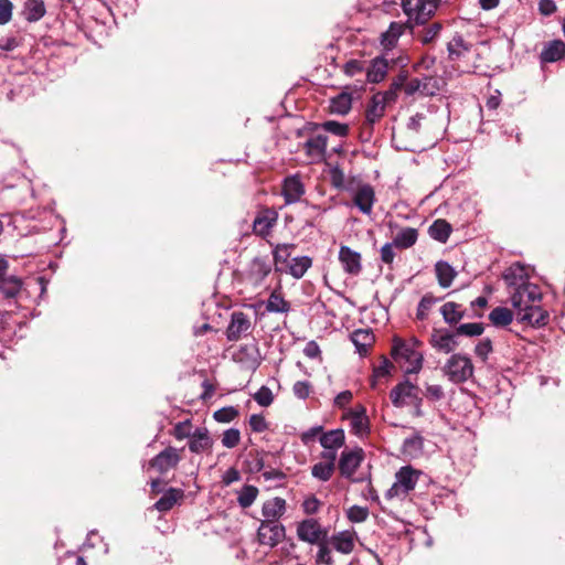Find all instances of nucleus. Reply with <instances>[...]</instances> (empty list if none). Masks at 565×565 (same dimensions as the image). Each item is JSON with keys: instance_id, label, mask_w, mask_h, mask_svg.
<instances>
[{"instance_id": "nucleus-1", "label": "nucleus", "mask_w": 565, "mask_h": 565, "mask_svg": "<svg viewBox=\"0 0 565 565\" xmlns=\"http://www.w3.org/2000/svg\"><path fill=\"white\" fill-rule=\"evenodd\" d=\"M392 356L406 374L418 373L423 367V354L401 338L393 339Z\"/></svg>"}, {"instance_id": "nucleus-2", "label": "nucleus", "mask_w": 565, "mask_h": 565, "mask_svg": "<svg viewBox=\"0 0 565 565\" xmlns=\"http://www.w3.org/2000/svg\"><path fill=\"white\" fill-rule=\"evenodd\" d=\"M422 471L412 466H404L395 473V481L386 491L385 498L388 500H404L415 489Z\"/></svg>"}, {"instance_id": "nucleus-3", "label": "nucleus", "mask_w": 565, "mask_h": 565, "mask_svg": "<svg viewBox=\"0 0 565 565\" xmlns=\"http://www.w3.org/2000/svg\"><path fill=\"white\" fill-rule=\"evenodd\" d=\"M473 371L471 359L463 353L451 354L443 366L444 375L455 384L467 382L473 375Z\"/></svg>"}, {"instance_id": "nucleus-4", "label": "nucleus", "mask_w": 565, "mask_h": 565, "mask_svg": "<svg viewBox=\"0 0 565 565\" xmlns=\"http://www.w3.org/2000/svg\"><path fill=\"white\" fill-rule=\"evenodd\" d=\"M512 288L513 289L510 291L511 303L513 308L518 310L519 316L533 303L541 300L542 294L536 285L521 282Z\"/></svg>"}, {"instance_id": "nucleus-5", "label": "nucleus", "mask_w": 565, "mask_h": 565, "mask_svg": "<svg viewBox=\"0 0 565 565\" xmlns=\"http://www.w3.org/2000/svg\"><path fill=\"white\" fill-rule=\"evenodd\" d=\"M396 90L391 88L385 92H379L372 96L366 109L365 120L370 126H373L385 115L386 107L396 102Z\"/></svg>"}, {"instance_id": "nucleus-6", "label": "nucleus", "mask_w": 565, "mask_h": 565, "mask_svg": "<svg viewBox=\"0 0 565 565\" xmlns=\"http://www.w3.org/2000/svg\"><path fill=\"white\" fill-rule=\"evenodd\" d=\"M402 7L408 20L425 23L438 6L434 0H402Z\"/></svg>"}, {"instance_id": "nucleus-7", "label": "nucleus", "mask_w": 565, "mask_h": 565, "mask_svg": "<svg viewBox=\"0 0 565 565\" xmlns=\"http://www.w3.org/2000/svg\"><path fill=\"white\" fill-rule=\"evenodd\" d=\"M286 536L285 526L278 521L264 520L257 530V541L268 547L277 546Z\"/></svg>"}, {"instance_id": "nucleus-8", "label": "nucleus", "mask_w": 565, "mask_h": 565, "mask_svg": "<svg viewBox=\"0 0 565 565\" xmlns=\"http://www.w3.org/2000/svg\"><path fill=\"white\" fill-rule=\"evenodd\" d=\"M328 530L323 529L317 519H306L297 526V536L309 544H319L327 537Z\"/></svg>"}, {"instance_id": "nucleus-9", "label": "nucleus", "mask_w": 565, "mask_h": 565, "mask_svg": "<svg viewBox=\"0 0 565 565\" xmlns=\"http://www.w3.org/2000/svg\"><path fill=\"white\" fill-rule=\"evenodd\" d=\"M392 404L395 407H403L406 404L414 402H422L419 397V388L417 385L409 381H404L397 384L390 393Z\"/></svg>"}, {"instance_id": "nucleus-10", "label": "nucleus", "mask_w": 565, "mask_h": 565, "mask_svg": "<svg viewBox=\"0 0 565 565\" xmlns=\"http://www.w3.org/2000/svg\"><path fill=\"white\" fill-rule=\"evenodd\" d=\"M456 332H451L446 328H434L430 333L429 344L433 349L440 353H451L458 348Z\"/></svg>"}, {"instance_id": "nucleus-11", "label": "nucleus", "mask_w": 565, "mask_h": 565, "mask_svg": "<svg viewBox=\"0 0 565 565\" xmlns=\"http://www.w3.org/2000/svg\"><path fill=\"white\" fill-rule=\"evenodd\" d=\"M271 271V264L267 258L255 257L248 264L245 279L254 287H259Z\"/></svg>"}, {"instance_id": "nucleus-12", "label": "nucleus", "mask_w": 565, "mask_h": 565, "mask_svg": "<svg viewBox=\"0 0 565 565\" xmlns=\"http://www.w3.org/2000/svg\"><path fill=\"white\" fill-rule=\"evenodd\" d=\"M345 418L350 420L351 431L354 435L362 437L369 433L370 420L363 405H356L348 409Z\"/></svg>"}, {"instance_id": "nucleus-13", "label": "nucleus", "mask_w": 565, "mask_h": 565, "mask_svg": "<svg viewBox=\"0 0 565 565\" xmlns=\"http://www.w3.org/2000/svg\"><path fill=\"white\" fill-rule=\"evenodd\" d=\"M328 137L322 134L310 136L303 143V149L310 162H320L324 159Z\"/></svg>"}, {"instance_id": "nucleus-14", "label": "nucleus", "mask_w": 565, "mask_h": 565, "mask_svg": "<svg viewBox=\"0 0 565 565\" xmlns=\"http://www.w3.org/2000/svg\"><path fill=\"white\" fill-rule=\"evenodd\" d=\"M252 324L250 320L242 311L232 313L231 322L226 329V337L228 341H238L242 337L249 332Z\"/></svg>"}, {"instance_id": "nucleus-15", "label": "nucleus", "mask_w": 565, "mask_h": 565, "mask_svg": "<svg viewBox=\"0 0 565 565\" xmlns=\"http://www.w3.org/2000/svg\"><path fill=\"white\" fill-rule=\"evenodd\" d=\"M181 460L179 450L174 447H167L159 452L151 461L150 466L158 470L160 473H166L170 469L178 466Z\"/></svg>"}, {"instance_id": "nucleus-16", "label": "nucleus", "mask_w": 565, "mask_h": 565, "mask_svg": "<svg viewBox=\"0 0 565 565\" xmlns=\"http://www.w3.org/2000/svg\"><path fill=\"white\" fill-rule=\"evenodd\" d=\"M363 460V450L355 448L341 454L339 469L343 477L350 478L354 475Z\"/></svg>"}, {"instance_id": "nucleus-17", "label": "nucleus", "mask_w": 565, "mask_h": 565, "mask_svg": "<svg viewBox=\"0 0 565 565\" xmlns=\"http://www.w3.org/2000/svg\"><path fill=\"white\" fill-rule=\"evenodd\" d=\"M375 202V193L370 184L359 186L353 193L354 205L366 215H370Z\"/></svg>"}, {"instance_id": "nucleus-18", "label": "nucleus", "mask_w": 565, "mask_h": 565, "mask_svg": "<svg viewBox=\"0 0 565 565\" xmlns=\"http://www.w3.org/2000/svg\"><path fill=\"white\" fill-rule=\"evenodd\" d=\"M305 193V186L299 177L290 175L284 180L281 194L286 204L298 202Z\"/></svg>"}, {"instance_id": "nucleus-19", "label": "nucleus", "mask_w": 565, "mask_h": 565, "mask_svg": "<svg viewBox=\"0 0 565 565\" xmlns=\"http://www.w3.org/2000/svg\"><path fill=\"white\" fill-rule=\"evenodd\" d=\"M339 259L344 271L351 275H358L361 271V255L348 246H341L339 250Z\"/></svg>"}, {"instance_id": "nucleus-20", "label": "nucleus", "mask_w": 565, "mask_h": 565, "mask_svg": "<svg viewBox=\"0 0 565 565\" xmlns=\"http://www.w3.org/2000/svg\"><path fill=\"white\" fill-rule=\"evenodd\" d=\"M355 532L353 531H341L333 534L329 542L333 548L342 554H350L354 550Z\"/></svg>"}, {"instance_id": "nucleus-21", "label": "nucleus", "mask_w": 565, "mask_h": 565, "mask_svg": "<svg viewBox=\"0 0 565 565\" xmlns=\"http://www.w3.org/2000/svg\"><path fill=\"white\" fill-rule=\"evenodd\" d=\"M519 320L531 326L541 327L548 322V313L535 302L519 316Z\"/></svg>"}, {"instance_id": "nucleus-22", "label": "nucleus", "mask_w": 565, "mask_h": 565, "mask_svg": "<svg viewBox=\"0 0 565 565\" xmlns=\"http://www.w3.org/2000/svg\"><path fill=\"white\" fill-rule=\"evenodd\" d=\"M449 58L460 60L472 53V45L463 40L461 35H455L447 45Z\"/></svg>"}, {"instance_id": "nucleus-23", "label": "nucleus", "mask_w": 565, "mask_h": 565, "mask_svg": "<svg viewBox=\"0 0 565 565\" xmlns=\"http://www.w3.org/2000/svg\"><path fill=\"white\" fill-rule=\"evenodd\" d=\"M212 447V439L206 428H198L189 440V448L192 452L200 454Z\"/></svg>"}, {"instance_id": "nucleus-24", "label": "nucleus", "mask_w": 565, "mask_h": 565, "mask_svg": "<svg viewBox=\"0 0 565 565\" xmlns=\"http://www.w3.org/2000/svg\"><path fill=\"white\" fill-rule=\"evenodd\" d=\"M46 13L43 0H25L22 8V15L28 22H38Z\"/></svg>"}, {"instance_id": "nucleus-25", "label": "nucleus", "mask_w": 565, "mask_h": 565, "mask_svg": "<svg viewBox=\"0 0 565 565\" xmlns=\"http://www.w3.org/2000/svg\"><path fill=\"white\" fill-rule=\"evenodd\" d=\"M286 511V501L282 498L276 497L267 500L262 508V513L265 520L277 521Z\"/></svg>"}, {"instance_id": "nucleus-26", "label": "nucleus", "mask_w": 565, "mask_h": 565, "mask_svg": "<svg viewBox=\"0 0 565 565\" xmlns=\"http://www.w3.org/2000/svg\"><path fill=\"white\" fill-rule=\"evenodd\" d=\"M402 452L409 459L420 457L424 452V438L418 433L407 437L403 443Z\"/></svg>"}, {"instance_id": "nucleus-27", "label": "nucleus", "mask_w": 565, "mask_h": 565, "mask_svg": "<svg viewBox=\"0 0 565 565\" xmlns=\"http://www.w3.org/2000/svg\"><path fill=\"white\" fill-rule=\"evenodd\" d=\"M387 70V61L382 57H376L372 61L366 71V78L370 83H380L385 78Z\"/></svg>"}, {"instance_id": "nucleus-28", "label": "nucleus", "mask_w": 565, "mask_h": 565, "mask_svg": "<svg viewBox=\"0 0 565 565\" xmlns=\"http://www.w3.org/2000/svg\"><path fill=\"white\" fill-rule=\"evenodd\" d=\"M445 86L443 77L424 75L420 77L422 96H435Z\"/></svg>"}, {"instance_id": "nucleus-29", "label": "nucleus", "mask_w": 565, "mask_h": 565, "mask_svg": "<svg viewBox=\"0 0 565 565\" xmlns=\"http://www.w3.org/2000/svg\"><path fill=\"white\" fill-rule=\"evenodd\" d=\"M435 271L438 279V284L443 288H448L452 284L457 276L456 270L447 262H437L435 265Z\"/></svg>"}, {"instance_id": "nucleus-30", "label": "nucleus", "mask_w": 565, "mask_h": 565, "mask_svg": "<svg viewBox=\"0 0 565 565\" xmlns=\"http://www.w3.org/2000/svg\"><path fill=\"white\" fill-rule=\"evenodd\" d=\"M351 340L360 354H365L374 342L373 333L367 329H359L352 332Z\"/></svg>"}, {"instance_id": "nucleus-31", "label": "nucleus", "mask_w": 565, "mask_h": 565, "mask_svg": "<svg viewBox=\"0 0 565 565\" xmlns=\"http://www.w3.org/2000/svg\"><path fill=\"white\" fill-rule=\"evenodd\" d=\"M312 260L308 256H299L294 257L288 263V269L287 273L290 274L294 278L300 279L305 276L307 270L311 267Z\"/></svg>"}, {"instance_id": "nucleus-32", "label": "nucleus", "mask_w": 565, "mask_h": 565, "mask_svg": "<svg viewBox=\"0 0 565 565\" xmlns=\"http://www.w3.org/2000/svg\"><path fill=\"white\" fill-rule=\"evenodd\" d=\"M183 498L181 490L170 488L154 504V508L160 512H167Z\"/></svg>"}, {"instance_id": "nucleus-33", "label": "nucleus", "mask_w": 565, "mask_h": 565, "mask_svg": "<svg viewBox=\"0 0 565 565\" xmlns=\"http://www.w3.org/2000/svg\"><path fill=\"white\" fill-rule=\"evenodd\" d=\"M344 431L342 429H333L321 434L320 444L324 449H339L344 445Z\"/></svg>"}, {"instance_id": "nucleus-34", "label": "nucleus", "mask_w": 565, "mask_h": 565, "mask_svg": "<svg viewBox=\"0 0 565 565\" xmlns=\"http://www.w3.org/2000/svg\"><path fill=\"white\" fill-rule=\"evenodd\" d=\"M440 312L445 322L448 324L458 323L465 316L461 306L452 301L444 303L440 308Z\"/></svg>"}, {"instance_id": "nucleus-35", "label": "nucleus", "mask_w": 565, "mask_h": 565, "mask_svg": "<svg viewBox=\"0 0 565 565\" xmlns=\"http://www.w3.org/2000/svg\"><path fill=\"white\" fill-rule=\"evenodd\" d=\"M565 54V44L562 41L548 43L541 53L543 62L552 63L561 60Z\"/></svg>"}, {"instance_id": "nucleus-36", "label": "nucleus", "mask_w": 565, "mask_h": 565, "mask_svg": "<svg viewBox=\"0 0 565 565\" xmlns=\"http://www.w3.org/2000/svg\"><path fill=\"white\" fill-rule=\"evenodd\" d=\"M417 241V231L412 227H405L398 231L394 238L393 244L397 248H408Z\"/></svg>"}, {"instance_id": "nucleus-37", "label": "nucleus", "mask_w": 565, "mask_h": 565, "mask_svg": "<svg viewBox=\"0 0 565 565\" xmlns=\"http://www.w3.org/2000/svg\"><path fill=\"white\" fill-rule=\"evenodd\" d=\"M290 309L288 301L284 299L278 290H274L266 302V310L268 312L285 313Z\"/></svg>"}, {"instance_id": "nucleus-38", "label": "nucleus", "mask_w": 565, "mask_h": 565, "mask_svg": "<svg viewBox=\"0 0 565 565\" xmlns=\"http://www.w3.org/2000/svg\"><path fill=\"white\" fill-rule=\"evenodd\" d=\"M429 235L431 238L445 243L451 233V226L450 224L445 220H436L430 226H429Z\"/></svg>"}, {"instance_id": "nucleus-39", "label": "nucleus", "mask_w": 565, "mask_h": 565, "mask_svg": "<svg viewBox=\"0 0 565 565\" xmlns=\"http://www.w3.org/2000/svg\"><path fill=\"white\" fill-rule=\"evenodd\" d=\"M22 288V280L17 276L0 279V290L7 298H14Z\"/></svg>"}, {"instance_id": "nucleus-40", "label": "nucleus", "mask_w": 565, "mask_h": 565, "mask_svg": "<svg viewBox=\"0 0 565 565\" xmlns=\"http://www.w3.org/2000/svg\"><path fill=\"white\" fill-rule=\"evenodd\" d=\"M489 320L495 327H505L512 322L513 313L505 307H497L490 312Z\"/></svg>"}, {"instance_id": "nucleus-41", "label": "nucleus", "mask_w": 565, "mask_h": 565, "mask_svg": "<svg viewBox=\"0 0 565 565\" xmlns=\"http://www.w3.org/2000/svg\"><path fill=\"white\" fill-rule=\"evenodd\" d=\"M404 29L405 26L403 23L392 22L388 30L382 34V44L385 47H391L395 45L398 38L403 34Z\"/></svg>"}, {"instance_id": "nucleus-42", "label": "nucleus", "mask_w": 565, "mask_h": 565, "mask_svg": "<svg viewBox=\"0 0 565 565\" xmlns=\"http://www.w3.org/2000/svg\"><path fill=\"white\" fill-rule=\"evenodd\" d=\"M352 98L349 94L342 93L337 97L332 98L330 104V110L333 114L345 115L351 109Z\"/></svg>"}, {"instance_id": "nucleus-43", "label": "nucleus", "mask_w": 565, "mask_h": 565, "mask_svg": "<svg viewBox=\"0 0 565 565\" xmlns=\"http://www.w3.org/2000/svg\"><path fill=\"white\" fill-rule=\"evenodd\" d=\"M294 248V244H278L275 246L273 255L277 270H282L280 265L288 264V259Z\"/></svg>"}, {"instance_id": "nucleus-44", "label": "nucleus", "mask_w": 565, "mask_h": 565, "mask_svg": "<svg viewBox=\"0 0 565 565\" xmlns=\"http://www.w3.org/2000/svg\"><path fill=\"white\" fill-rule=\"evenodd\" d=\"M526 276L525 268L519 263L513 264L503 275L504 280L510 287H514L524 282L523 279Z\"/></svg>"}, {"instance_id": "nucleus-45", "label": "nucleus", "mask_w": 565, "mask_h": 565, "mask_svg": "<svg viewBox=\"0 0 565 565\" xmlns=\"http://www.w3.org/2000/svg\"><path fill=\"white\" fill-rule=\"evenodd\" d=\"M275 222V216L268 214L258 215L253 223L254 232L260 236H266L270 232Z\"/></svg>"}, {"instance_id": "nucleus-46", "label": "nucleus", "mask_w": 565, "mask_h": 565, "mask_svg": "<svg viewBox=\"0 0 565 565\" xmlns=\"http://www.w3.org/2000/svg\"><path fill=\"white\" fill-rule=\"evenodd\" d=\"M258 495V489L254 486L246 484L238 492L237 501L242 508H249Z\"/></svg>"}, {"instance_id": "nucleus-47", "label": "nucleus", "mask_w": 565, "mask_h": 565, "mask_svg": "<svg viewBox=\"0 0 565 565\" xmlns=\"http://www.w3.org/2000/svg\"><path fill=\"white\" fill-rule=\"evenodd\" d=\"M334 470H335V468L330 466V463L319 461L312 466L311 475L313 478L326 482L331 479Z\"/></svg>"}, {"instance_id": "nucleus-48", "label": "nucleus", "mask_w": 565, "mask_h": 565, "mask_svg": "<svg viewBox=\"0 0 565 565\" xmlns=\"http://www.w3.org/2000/svg\"><path fill=\"white\" fill-rule=\"evenodd\" d=\"M438 301L437 298H435L433 295H425L419 303H418V307H417V312H416V317L418 320H425L427 319L428 315H429V311L430 309L433 308V306Z\"/></svg>"}, {"instance_id": "nucleus-49", "label": "nucleus", "mask_w": 565, "mask_h": 565, "mask_svg": "<svg viewBox=\"0 0 565 565\" xmlns=\"http://www.w3.org/2000/svg\"><path fill=\"white\" fill-rule=\"evenodd\" d=\"M484 328L480 322H469L462 323L456 329L457 335H466V337H479L483 333Z\"/></svg>"}, {"instance_id": "nucleus-50", "label": "nucleus", "mask_w": 565, "mask_h": 565, "mask_svg": "<svg viewBox=\"0 0 565 565\" xmlns=\"http://www.w3.org/2000/svg\"><path fill=\"white\" fill-rule=\"evenodd\" d=\"M441 24L439 22H435L430 25H428L426 29H424L419 34L418 38L422 43L428 44L433 42L438 34L440 33Z\"/></svg>"}, {"instance_id": "nucleus-51", "label": "nucleus", "mask_w": 565, "mask_h": 565, "mask_svg": "<svg viewBox=\"0 0 565 565\" xmlns=\"http://www.w3.org/2000/svg\"><path fill=\"white\" fill-rule=\"evenodd\" d=\"M347 516L351 522L361 523L369 516V509L361 505H352L347 511Z\"/></svg>"}, {"instance_id": "nucleus-52", "label": "nucleus", "mask_w": 565, "mask_h": 565, "mask_svg": "<svg viewBox=\"0 0 565 565\" xmlns=\"http://www.w3.org/2000/svg\"><path fill=\"white\" fill-rule=\"evenodd\" d=\"M322 129L339 137H344L349 132V127L334 120L324 121L321 125Z\"/></svg>"}, {"instance_id": "nucleus-53", "label": "nucleus", "mask_w": 565, "mask_h": 565, "mask_svg": "<svg viewBox=\"0 0 565 565\" xmlns=\"http://www.w3.org/2000/svg\"><path fill=\"white\" fill-rule=\"evenodd\" d=\"M492 352V342L489 338L481 339L475 347V354L481 360L487 361Z\"/></svg>"}, {"instance_id": "nucleus-54", "label": "nucleus", "mask_w": 565, "mask_h": 565, "mask_svg": "<svg viewBox=\"0 0 565 565\" xmlns=\"http://www.w3.org/2000/svg\"><path fill=\"white\" fill-rule=\"evenodd\" d=\"M238 415V412L233 406L223 407L213 414V418L218 423H230L232 422L236 416Z\"/></svg>"}, {"instance_id": "nucleus-55", "label": "nucleus", "mask_w": 565, "mask_h": 565, "mask_svg": "<svg viewBox=\"0 0 565 565\" xmlns=\"http://www.w3.org/2000/svg\"><path fill=\"white\" fill-rule=\"evenodd\" d=\"M241 440V433L238 429L230 428L223 433L222 445L226 448H234Z\"/></svg>"}, {"instance_id": "nucleus-56", "label": "nucleus", "mask_w": 565, "mask_h": 565, "mask_svg": "<svg viewBox=\"0 0 565 565\" xmlns=\"http://www.w3.org/2000/svg\"><path fill=\"white\" fill-rule=\"evenodd\" d=\"M316 563L318 565H332L334 563L331 550L326 543H319V550L316 555Z\"/></svg>"}, {"instance_id": "nucleus-57", "label": "nucleus", "mask_w": 565, "mask_h": 565, "mask_svg": "<svg viewBox=\"0 0 565 565\" xmlns=\"http://www.w3.org/2000/svg\"><path fill=\"white\" fill-rule=\"evenodd\" d=\"M254 399L263 407L269 406L274 401L273 392L267 386H262L255 394Z\"/></svg>"}, {"instance_id": "nucleus-58", "label": "nucleus", "mask_w": 565, "mask_h": 565, "mask_svg": "<svg viewBox=\"0 0 565 565\" xmlns=\"http://www.w3.org/2000/svg\"><path fill=\"white\" fill-rule=\"evenodd\" d=\"M192 434L193 433L191 431V422L190 420L179 422L178 424H175V426L173 428V435L179 440H182L185 438L190 439Z\"/></svg>"}, {"instance_id": "nucleus-59", "label": "nucleus", "mask_w": 565, "mask_h": 565, "mask_svg": "<svg viewBox=\"0 0 565 565\" xmlns=\"http://www.w3.org/2000/svg\"><path fill=\"white\" fill-rule=\"evenodd\" d=\"M13 6L10 0H0V24H7L12 18Z\"/></svg>"}, {"instance_id": "nucleus-60", "label": "nucleus", "mask_w": 565, "mask_h": 565, "mask_svg": "<svg viewBox=\"0 0 565 565\" xmlns=\"http://www.w3.org/2000/svg\"><path fill=\"white\" fill-rule=\"evenodd\" d=\"M321 507V502L315 495H310L302 502L303 512L308 515L316 514Z\"/></svg>"}, {"instance_id": "nucleus-61", "label": "nucleus", "mask_w": 565, "mask_h": 565, "mask_svg": "<svg viewBox=\"0 0 565 565\" xmlns=\"http://www.w3.org/2000/svg\"><path fill=\"white\" fill-rule=\"evenodd\" d=\"M292 391L298 398L305 399L310 394L311 385L307 381H298L294 384Z\"/></svg>"}, {"instance_id": "nucleus-62", "label": "nucleus", "mask_w": 565, "mask_h": 565, "mask_svg": "<svg viewBox=\"0 0 565 565\" xmlns=\"http://www.w3.org/2000/svg\"><path fill=\"white\" fill-rule=\"evenodd\" d=\"M406 95L411 96L414 94L422 95L420 77L411 78L403 87Z\"/></svg>"}, {"instance_id": "nucleus-63", "label": "nucleus", "mask_w": 565, "mask_h": 565, "mask_svg": "<svg viewBox=\"0 0 565 565\" xmlns=\"http://www.w3.org/2000/svg\"><path fill=\"white\" fill-rule=\"evenodd\" d=\"M249 425L254 431L262 433L267 429V423L262 415L254 414L249 418Z\"/></svg>"}, {"instance_id": "nucleus-64", "label": "nucleus", "mask_w": 565, "mask_h": 565, "mask_svg": "<svg viewBox=\"0 0 565 565\" xmlns=\"http://www.w3.org/2000/svg\"><path fill=\"white\" fill-rule=\"evenodd\" d=\"M426 397L431 401H439L444 397V390L440 385H428L426 387Z\"/></svg>"}]
</instances>
